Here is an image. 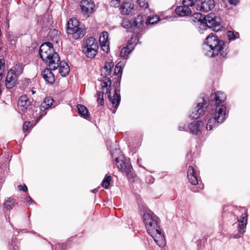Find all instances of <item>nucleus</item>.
<instances>
[{
  "label": "nucleus",
  "mask_w": 250,
  "mask_h": 250,
  "mask_svg": "<svg viewBox=\"0 0 250 250\" xmlns=\"http://www.w3.org/2000/svg\"><path fill=\"white\" fill-rule=\"evenodd\" d=\"M226 99V94L221 91L212 93L209 97L202 94L200 98L201 101L197 103L192 113L189 114V117L193 120L198 119L205 113L207 109L209 110L213 104H218V102H224Z\"/></svg>",
  "instance_id": "f257e3e1"
},
{
  "label": "nucleus",
  "mask_w": 250,
  "mask_h": 250,
  "mask_svg": "<svg viewBox=\"0 0 250 250\" xmlns=\"http://www.w3.org/2000/svg\"><path fill=\"white\" fill-rule=\"evenodd\" d=\"M203 48L205 55L210 58H214L219 55L222 58H227L228 51L227 49L224 50L226 42L218 38L214 33H211L207 36L204 42Z\"/></svg>",
  "instance_id": "f03ea898"
},
{
  "label": "nucleus",
  "mask_w": 250,
  "mask_h": 250,
  "mask_svg": "<svg viewBox=\"0 0 250 250\" xmlns=\"http://www.w3.org/2000/svg\"><path fill=\"white\" fill-rule=\"evenodd\" d=\"M142 219L148 233L154 239L155 242L158 244V241L155 238L156 235H158L162 240L164 238V236L162 233L159 226L160 219L152 211L148 209L144 212Z\"/></svg>",
  "instance_id": "7ed1b4c3"
},
{
  "label": "nucleus",
  "mask_w": 250,
  "mask_h": 250,
  "mask_svg": "<svg viewBox=\"0 0 250 250\" xmlns=\"http://www.w3.org/2000/svg\"><path fill=\"white\" fill-rule=\"evenodd\" d=\"M218 103L213 104L208 111L211 118L208 120L206 125L207 130H212L226 120V106L223 104L224 102Z\"/></svg>",
  "instance_id": "20e7f679"
},
{
  "label": "nucleus",
  "mask_w": 250,
  "mask_h": 250,
  "mask_svg": "<svg viewBox=\"0 0 250 250\" xmlns=\"http://www.w3.org/2000/svg\"><path fill=\"white\" fill-rule=\"evenodd\" d=\"M39 54L42 62L47 64V66H51L55 63V61H60L59 54L56 52L53 47L52 43L50 42H45L42 44L39 50Z\"/></svg>",
  "instance_id": "39448f33"
},
{
  "label": "nucleus",
  "mask_w": 250,
  "mask_h": 250,
  "mask_svg": "<svg viewBox=\"0 0 250 250\" xmlns=\"http://www.w3.org/2000/svg\"><path fill=\"white\" fill-rule=\"evenodd\" d=\"M222 22V19L220 16L216 13L211 12L203 17L201 26H203V28L205 30L210 28L217 32L221 31L223 28V26L221 25Z\"/></svg>",
  "instance_id": "423d86ee"
},
{
  "label": "nucleus",
  "mask_w": 250,
  "mask_h": 250,
  "mask_svg": "<svg viewBox=\"0 0 250 250\" xmlns=\"http://www.w3.org/2000/svg\"><path fill=\"white\" fill-rule=\"evenodd\" d=\"M76 18H72L66 24V33L72 35L75 40L82 38L85 34V29Z\"/></svg>",
  "instance_id": "0eeeda50"
},
{
  "label": "nucleus",
  "mask_w": 250,
  "mask_h": 250,
  "mask_svg": "<svg viewBox=\"0 0 250 250\" xmlns=\"http://www.w3.org/2000/svg\"><path fill=\"white\" fill-rule=\"evenodd\" d=\"M228 216L230 219V220L232 221L230 223L233 225L236 223V222L238 223L237 226L238 233L234 235V238L237 239L241 237L246 232L248 218V213L245 212L242 214L240 219L237 216L231 213H228Z\"/></svg>",
  "instance_id": "6e6552de"
},
{
  "label": "nucleus",
  "mask_w": 250,
  "mask_h": 250,
  "mask_svg": "<svg viewBox=\"0 0 250 250\" xmlns=\"http://www.w3.org/2000/svg\"><path fill=\"white\" fill-rule=\"evenodd\" d=\"M83 48V52L87 58H93L97 53L99 46L95 39L90 37L84 42Z\"/></svg>",
  "instance_id": "1a4fd4ad"
},
{
  "label": "nucleus",
  "mask_w": 250,
  "mask_h": 250,
  "mask_svg": "<svg viewBox=\"0 0 250 250\" xmlns=\"http://www.w3.org/2000/svg\"><path fill=\"white\" fill-rule=\"evenodd\" d=\"M39 105V103L34 102V103L31 101L30 99L25 95L21 96L18 100V106L19 110H21L22 112L25 113L28 111H32L33 112H37L38 109H36L37 106Z\"/></svg>",
  "instance_id": "9d476101"
},
{
  "label": "nucleus",
  "mask_w": 250,
  "mask_h": 250,
  "mask_svg": "<svg viewBox=\"0 0 250 250\" xmlns=\"http://www.w3.org/2000/svg\"><path fill=\"white\" fill-rule=\"evenodd\" d=\"M144 22L143 16L142 14H139L134 17L133 19H124L122 25L125 28L135 30L139 28Z\"/></svg>",
  "instance_id": "9b49d317"
},
{
  "label": "nucleus",
  "mask_w": 250,
  "mask_h": 250,
  "mask_svg": "<svg viewBox=\"0 0 250 250\" xmlns=\"http://www.w3.org/2000/svg\"><path fill=\"white\" fill-rule=\"evenodd\" d=\"M117 167L125 173L129 181H134L136 175L130 163L122 161L120 166L117 165Z\"/></svg>",
  "instance_id": "f8f14e48"
},
{
  "label": "nucleus",
  "mask_w": 250,
  "mask_h": 250,
  "mask_svg": "<svg viewBox=\"0 0 250 250\" xmlns=\"http://www.w3.org/2000/svg\"><path fill=\"white\" fill-rule=\"evenodd\" d=\"M214 0H196V9L201 12H207L215 7Z\"/></svg>",
  "instance_id": "ddd939ff"
},
{
  "label": "nucleus",
  "mask_w": 250,
  "mask_h": 250,
  "mask_svg": "<svg viewBox=\"0 0 250 250\" xmlns=\"http://www.w3.org/2000/svg\"><path fill=\"white\" fill-rule=\"evenodd\" d=\"M53 70H56L58 68H59V73L61 75L65 77L67 76L70 71V68L68 65V63L66 62H62L60 58V61H55V63H53L52 65Z\"/></svg>",
  "instance_id": "4468645a"
},
{
  "label": "nucleus",
  "mask_w": 250,
  "mask_h": 250,
  "mask_svg": "<svg viewBox=\"0 0 250 250\" xmlns=\"http://www.w3.org/2000/svg\"><path fill=\"white\" fill-rule=\"evenodd\" d=\"M52 66H48L42 72V76L45 82L50 84H54L55 82V78L54 74L52 73Z\"/></svg>",
  "instance_id": "2eb2a0df"
},
{
  "label": "nucleus",
  "mask_w": 250,
  "mask_h": 250,
  "mask_svg": "<svg viewBox=\"0 0 250 250\" xmlns=\"http://www.w3.org/2000/svg\"><path fill=\"white\" fill-rule=\"evenodd\" d=\"M18 76L8 71L5 80V86L7 89H12L18 83Z\"/></svg>",
  "instance_id": "dca6fc26"
},
{
  "label": "nucleus",
  "mask_w": 250,
  "mask_h": 250,
  "mask_svg": "<svg viewBox=\"0 0 250 250\" xmlns=\"http://www.w3.org/2000/svg\"><path fill=\"white\" fill-rule=\"evenodd\" d=\"M203 125V122L201 120H198L190 123L188 125L190 133L196 136L200 135L202 133L201 127Z\"/></svg>",
  "instance_id": "f3484780"
},
{
  "label": "nucleus",
  "mask_w": 250,
  "mask_h": 250,
  "mask_svg": "<svg viewBox=\"0 0 250 250\" xmlns=\"http://www.w3.org/2000/svg\"><path fill=\"white\" fill-rule=\"evenodd\" d=\"M94 6V3L92 0H82L80 2L81 9L84 14L92 13Z\"/></svg>",
  "instance_id": "a211bd4d"
},
{
  "label": "nucleus",
  "mask_w": 250,
  "mask_h": 250,
  "mask_svg": "<svg viewBox=\"0 0 250 250\" xmlns=\"http://www.w3.org/2000/svg\"><path fill=\"white\" fill-rule=\"evenodd\" d=\"M111 87H108L106 89V93L107 95V98L109 101L111 103L112 105H113L115 107L119 106L121 102V95L120 93H117V96L115 95V92H114L113 96H111Z\"/></svg>",
  "instance_id": "6ab92c4d"
},
{
  "label": "nucleus",
  "mask_w": 250,
  "mask_h": 250,
  "mask_svg": "<svg viewBox=\"0 0 250 250\" xmlns=\"http://www.w3.org/2000/svg\"><path fill=\"white\" fill-rule=\"evenodd\" d=\"M175 14L179 17H186L191 14V10L189 6L186 4L179 6L175 10Z\"/></svg>",
  "instance_id": "aec40b11"
},
{
  "label": "nucleus",
  "mask_w": 250,
  "mask_h": 250,
  "mask_svg": "<svg viewBox=\"0 0 250 250\" xmlns=\"http://www.w3.org/2000/svg\"><path fill=\"white\" fill-rule=\"evenodd\" d=\"M134 4L130 1L126 2L125 1L122 2L120 9L121 13L124 15H129L131 14L132 11H133Z\"/></svg>",
  "instance_id": "412c9836"
},
{
  "label": "nucleus",
  "mask_w": 250,
  "mask_h": 250,
  "mask_svg": "<svg viewBox=\"0 0 250 250\" xmlns=\"http://www.w3.org/2000/svg\"><path fill=\"white\" fill-rule=\"evenodd\" d=\"M108 33L106 31H103L102 32L100 37V42L102 47L107 46L106 50H105L103 49V50L106 53L109 51V42L108 40Z\"/></svg>",
  "instance_id": "4be33fe9"
},
{
  "label": "nucleus",
  "mask_w": 250,
  "mask_h": 250,
  "mask_svg": "<svg viewBox=\"0 0 250 250\" xmlns=\"http://www.w3.org/2000/svg\"><path fill=\"white\" fill-rule=\"evenodd\" d=\"M54 102V100L52 98L47 97L44 99L43 102L40 105L37 106V108H39L40 112L43 111L51 107Z\"/></svg>",
  "instance_id": "5701e85b"
},
{
  "label": "nucleus",
  "mask_w": 250,
  "mask_h": 250,
  "mask_svg": "<svg viewBox=\"0 0 250 250\" xmlns=\"http://www.w3.org/2000/svg\"><path fill=\"white\" fill-rule=\"evenodd\" d=\"M77 108L78 114L82 118L86 120H88L90 118V114L85 106L78 104Z\"/></svg>",
  "instance_id": "b1692460"
},
{
  "label": "nucleus",
  "mask_w": 250,
  "mask_h": 250,
  "mask_svg": "<svg viewBox=\"0 0 250 250\" xmlns=\"http://www.w3.org/2000/svg\"><path fill=\"white\" fill-rule=\"evenodd\" d=\"M61 33L58 30L55 29H50L48 32L47 38L48 40H51L53 42L58 43Z\"/></svg>",
  "instance_id": "393cba45"
},
{
  "label": "nucleus",
  "mask_w": 250,
  "mask_h": 250,
  "mask_svg": "<svg viewBox=\"0 0 250 250\" xmlns=\"http://www.w3.org/2000/svg\"><path fill=\"white\" fill-rule=\"evenodd\" d=\"M14 69H10L9 71L13 74L19 77L23 72L24 65L21 63H17L13 66Z\"/></svg>",
  "instance_id": "a878e982"
},
{
  "label": "nucleus",
  "mask_w": 250,
  "mask_h": 250,
  "mask_svg": "<svg viewBox=\"0 0 250 250\" xmlns=\"http://www.w3.org/2000/svg\"><path fill=\"white\" fill-rule=\"evenodd\" d=\"M125 65V62L122 61H119L115 65L114 70V74L117 75V76H121L122 77L123 74V69Z\"/></svg>",
  "instance_id": "bb28decb"
},
{
  "label": "nucleus",
  "mask_w": 250,
  "mask_h": 250,
  "mask_svg": "<svg viewBox=\"0 0 250 250\" xmlns=\"http://www.w3.org/2000/svg\"><path fill=\"white\" fill-rule=\"evenodd\" d=\"M101 89L102 91L105 88H107V87H111V81L110 78L107 77V76L105 75V76L103 77V79L101 81Z\"/></svg>",
  "instance_id": "cd10ccee"
},
{
  "label": "nucleus",
  "mask_w": 250,
  "mask_h": 250,
  "mask_svg": "<svg viewBox=\"0 0 250 250\" xmlns=\"http://www.w3.org/2000/svg\"><path fill=\"white\" fill-rule=\"evenodd\" d=\"M128 45H125L121 50L120 56L121 57L127 60L129 58V54L133 51V48L129 49Z\"/></svg>",
  "instance_id": "c85d7f7f"
},
{
  "label": "nucleus",
  "mask_w": 250,
  "mask_h": 250,
  "mask_svg": "<svg viewBox=\"0 0 250 250\" xmlns=\"http://www.w3.org/2000/svg\"><path fill=\"white\" fill-rule=\"evenodd\" d=\"M122 77L121 76H117L114 78L115 82H114L112 86L114 88L115 95L117 96V93H120V85Z\"/></svg>",
  "instance_id": "c756f323"
},
{
  "label": "nucleus",
  "mask_w": 250,
  "mask_h": 250,
  "mask_svg": "<svg viewBox=\"0 0 250 250\" xmlns=\"http://www.w3.org/2000/svg\"><path fill=\"white\" fill-rule=\"evenodd\" d=\"M104 91H97L96 93L97 103L98 106H104Z\"/></svg>",
  "instance_id": "7c9ffc66"
},
{
  "label": "nucleus",
  "mask_w": 250,
  "mask_h": 250,
  "mask_svg": "<svg viewBox=\"0 0 250 250\" xmlns=\"http://www.w3.org/2000/svg\"><path fill=\"white\" fill-rule=\"evenodd\" d=\"M160 20V18L158 16H153L152 17H148L146 21H145L146 25H153Z\"/></svg>",
  "instance_id": "2f4dec72"
},
{
  "label": "nucleus",
  "mask_w": 250,
  "mask_h": 250,
  "mask_svg": "<svg viewBox=\"0 0 250 250\" xmlns=\"http://www.w3.org/2000/svg\"><path fill=\"white\" fill-rule=\"evenodd\" d=\"M111 180V176L106 174L101 183V186L105 189H108L109 187Z\"/></svg>",
  "instance_id": "473e14b6"
},
{
  "label": "nucleus",
  "mask_w": 250,
  "mask_h": 250,
  "mask_svg": "<svg viewBox=\"0 0 250 250\" xmlns=\"http://www.w3.org/2000/svg\"><path fill=\"white\" fill-rule=\"evenodd\" d=\"M114 66V62H106L104 65V69L106 70L105 75L109 76L111 74L112 68Z\"/></svg>",
  "instance_id": "72a5a7b5"
},
{
  "label": "nucleus",
  "mask_w": 250,
  "mask_h": 250,
  "mask_svg": "<svg viewBox=\"0 0 250 250\" xmlns=\"http://www.w3.org/2000/svg\"><path fill=\"white\" fill-rule=\"evenodd\" d=\"M203 16L200 13H195L190 17L191 19L195 22L198 21L200 22V26H201V22L203 20Z\"/></svg>",
  "instance_id": "f704fd0d"
},
{
  "label": "nucleus",
  "mask_w": 250,
  "mask_h": 250,
  "mask_svg": "<svg viewBox=\"0 0 250 250\" xmlns=\"http://www.w3.org/2000/svg\"><path fill=\"white\" fill-rule=\"evenodd\" d=\"M4 207L9 210L13 208L14 206V202H13V199L10 197L4 203Z\"/></svg>",
  "instance_id": "c9c22d12"
},
{
  "label": "nucleus",
  "mask_w": 250,
  "mask_h": 250,
  "mask_svg": "<svg viewBox=\"0 0 250 250\" xmlns=\"http://www.w3.org/2000/svg\"><path fill=\"white\" fill-rule=\"evenodd\" d=\"M228 37L229 41H233L238 38L239 34L238 32H234V31H228Z\"/></svg>",
  "instance_id": "e433bc0d"
},
{
  "label": "nucleus",
  "mask_w": 250,
  "mask_h": 250,
  "mask_svg": "<svg viewBox=\"0 0 250 250\" xmlns=\"http://www.w3.org/2000/svg\"><path fill=\"white\" fill-rule=\"evenodd\" d=\"M197 174L196 171L195 169L193 168L192 166H189L188 167V171H187V177L188 178L191 177V176H194V175Z\"/></svg>",
  "instance_id": "4c0bfd02"
},
{
  "label": "nucleus",
  "mask_w": 250,
  "mask_h": 250,
  "mask_svg": "<svg viewBox=\"0 0 250 250\" xmlns=\"http://www.w3.org/2000/svg\"><path fill=\"white\" fill-rule=\"evenodd\" d=\"M137 2L141 8L146 9L148 7V0H137Z\"/></svg>",
  "instance_id": "58836bf2"
},
{
  "label": "nucleus",
  "mask_w": 250,
  "mask_h": 250,
  "mask_svg": "<svg viewBox=\"0 0 250 250\" xmlns=\"http://www.w3.org/2000/svg\"><path fill=\"white\" fill-rule=\"evenodd\" d=\"M115 151L117 153H119L120 154L119 156L115 158V161L117 164V165H119L120 166V164L121 163H122V161H124L123 160L121 159V158H120V157L122 156V154H121L122 153V152L120 151V149H116L115 150Z\"/></svg>",
  "instance_id": "ea45409f"
},
{
  "label": "nucleus",
  "mask_w": 250,
  "mask_h": 250,
  "mask_svg": "<svg viewBox=\"0 0 250 250\" xmlns=\"http://www.w3.org/2000/svg\"><path fill=\"white\" fill-rule=\"evenodd\" d=\"M196 4V0H182V4L186 6H192Z\"/></svg>",
  "instance_id": "a19ab883"
},
{
  "label": "nucleus",
  "mask_w": 250,
  "mask_h": 250,
  "mask_svg": "<svg viewBox=\"0 0 250 250\" xmlns=\"http://www.w3.org/2000/svg\"><path fill=\"white\" fill-rule=\"evenodd\" d=\"M189 182L193 185H196L198 184V179L197 175H194V176H191V177L188 179Z\"/></svg>",
  "instance_id": "79ce46f5"
},
{
  "label": "nucleus",
  "mask_w": 250,
  "mask_h": 250,
  "mask_svg": "<svg viewBox=\"0 0 250 250\" xmlns=\"http://www.w3.org/2000/svg\"><path fill=\"white\" fill-rule=\"evenodd\" d=\"M137 40V42L139 41L138 39V34H137L134 37H131L130 39L128 41V42L126 45H128V46L130 45H134V43Z\"/></svg>",
  "instance_id": "37998d69"
},
{
  "label": "nucleus",
  "mask_w": 250,
  "mask_h": 250,
  "mask_svg": "<svg viewBox=\"0 0 250 250\" xmlns=\"http://www.w3.org/2000/svg\"><path fill=\"white\" fill-rule=\"evenodd\" d=\"M30 125L31 123L29 121H26L23 124L22 127L23 132H25L28 130Z\"/></svg>",
  "instance_id": "c03bdc74"
},
{
  "label": "nucleus",
  "mask_w": 250,
  "mask_h": 250,
  "mask_svg": "<svg viewBox=\"0 0 250 250\" xmlns=\"http://www.w3.org/2000/svg\"><path fill=\"white\" fill-rule=\"evenodd\" d=\"M17 188L20 191H23V192H26L28 190L27 187L25 185H24V186L18 185Z\"/></svg>",
  "instance_id": "a18cd8bd"
},
{
  "label": "nucleus",
  "mask_w": 250,
  "mask_h": 250,
  "mask_svg": "<svg viewBox=\"0 0 250 250\" xmlns=\"http://www.w3.org/2000/svg\"><path fill=\"white\" fill-rule=\"evenodd\" d=\"M5 67V60L3 58L0 59V71H3Z\"/></svg>",
  "instance_id": "49530a36"
},
{
  "label": "nucleus",
  "mask_w": 250,
  "mask_h": 250,
  "mask_svg": "<svg viewBox=\"0 0 250 250\" xmlns=\"http://www.w3.org/2000/svg\"><path fill=\"white\" fill-rule=\"evenodd\" d=\"M26 201L27 202V203H29V205L30 204H35V201L31 198V197L29 195L27 196Z\"/></svg>",
  "instance_id": "de8ad7c7"
},
{
  "label": "nucleus",
  "mask_w": 250,
  "mask_h": 250,
  "mask_svg": "<svg viewBox=\"0 0 250 250\" xmlns=\"http://www.w3.org/2000/svg\"><path fill=\"white\" fill-rule=\"evenodd\" d=\"M14 242H15V239L12 238V239L11 240L12 244H10V247L12 246L13 250H19L18 247L15 244H13L14 243Z\"/></svg>",
  "instance_id": "09e8293b"
},
{
  "label": "nucleus",
  "mask_w": 250,
  "mask_h": 250,
  "mask_svg": "<svg viewBox=\"0 0 250 250\" xmlns=\"http://www.w3.org/2000/svg\"><path fill=\"white\" fill-rule=\"evenodd\" d=\"M58 247L61 250H65L66 249V244L65 243L59 244Z\"/></svg>",
  "instance_id": "8fccbe9b"
},
{
  "label": "nucleus",
  "mask_w": 250,
  "mask_h": 250,
  "mask_svg": "<svg viewBox=\"0 0 250 250\" xmlns=\"http://www.w3.org/2000/svg\"><path fill=\"white\" fill-rule=\"evenodd\" d=\"M229 1L230 4L236 5L239 2L238 0H229Z\"/></svg>",
  "instance_id": "3c124183"
},
{
  "label": "nucleus",
  "mask_w": 250,
  "mask_h": 250,
  "mask_svg": "<svg viewBox=\"0 0 250 250\" xmlns=\"http://www.w3.org/2000/svg\"><path fill=\"white\" fill-rule=\"evenodd\" d=\"M196 244L198 248V249H199L201 246H202V240L201 239H199L196 241Z\"/></svg>",
  "instance_id": "603ef678"
},
{
  "label": "nucleus",
  "mask_w": 250,
  "mask_h": 250,
  "mask_svg": "<svg viewBox=\"0 0 250 250\" xmlns=\"http://www.w3.org/2000/svg\"><path fill=\"white\" fill-rule=\"evenodd\" d=\"M46 114V112H45L44 113H43V114H41L39 115V116L38 117V118L37 119L36 121H39V120H40L42 117L45 115V114Z\"/></svg>",
  "instance_id": "864d4df0"
},
{
  "label": "nucleus",
  "mask_w": 250,
  "mask_h": 250,
  "mask_svg": "<svg viewBox=\"0 0 250 250\" xmlns=\"http://www.w3.org/2000/svg\"><path fill=\"white\" fill-rule=\"evenodd\" d=\"M185 128V125H179V127H178V129L180 131H182L183 130H184Z\"/></svg>",
  "instance_id": "5fc2aeb1"
},
{
  "label": "nucleus",
  "mask_w": 250,
  "mask_h": 250,
  "mask_svg": "<svg viewBox=\"0 0 250 250\" xmlns=\"http://www.w3.org/2000/svg\"><path fill=\"white\" fill-rule=\"evenodd\" d=\"M112 107L114 108V109L112 111V113L114 114L116 112V110L118 108V106L115 107L113 105H112Z\"/></svg>",
  "instance_id": "6e6d98bb"
},
{
  "label": "nucleus",
  "mask_w": 250,
  "mask_h": 250,
  "mask_svg": "<svg viewBox=\"0 0 250 250\" xmlns=\"http://www.w3.org/2000/svg\"><path fill=\"white\" fill-rule=\"evenodd\" d=\"M99 188H100V187H98L97 188H96L94 189L91 190V191L93 193H96V192H97L98 191Z\"/></svg>",
  "instance_id": "4d7b16f0"
},
{
  "label": "nucleus",
  "mask_w": 250,
  "mask_h": 250,
  "mask_svg": "<svg viewBox=\"0 0 250 250\" xmlns=\"http://www.w3.org/2000/svg\"><path fill=\"white\" fill-rule=\"evenodd\" d=\"M128 48L129 49H131V48H133V50L134 49V45H132V44L131 45H130L128 47Z\"/></svg>",
  "instance_id": "13d9d810"
},
{
  "label": "nucleus",
  "mask_w": 250,
  "mask_h": 250,
  "mask_svg": "<svg viewBox=\"0 0 250 250\" xmlns=\"http://www.w3.org/2000/svg\"><path fill=\"white\" fill-rule=\"evenodd\" d=\"M30 79H25V82L24 83H29L30 82Z\"/></svg>",
  "instance_id": "bf43d9fd"
},
{
  "label": "nucleus",
  "mask_w": 250,
  "mask_h": 250,
  "mask_svg": "<svg viewBox=\"0 0 250 250\" xmlns=\"http://www.w3.org/2000/svg\"><path fill=\"white\" fill-rule=\"evenodd\" d=\"M2 72L3 71H0V79L2 78Z\"/></svg>",
  "instance_id": "052dcab7"
},
{
  "label": "nucleus",
  "mask_w": 250,
  "mask_h": 250,
  "mask_svg": "<svg viewBox=\"0 0 250 250\" xmlns=\"http://www.w3.org/2000/svg\"><path fill=\"white\" fill-rule=\"evenodd\" d=\"M8 39L10 40V41H12V40L13 39V37L11 38V37L10 35L9 36Z\"/></svg>",
  "instance_id": "680f3d73"
},
{
  "label": "nucleus",
  "mask_w": 250,
  "mask_h": 250,
  "mask_svg": "<svg viewBox=\"0 0 250 250\" xmlns=\"http://www.w3.org/2000/svg\"><path fill=\"white\" fill-rule=\"evenodd\" d=\"M110 153L112 156V157L113 158L114 157V153L111 151H110Z\"/></svg>",
  "instance_id": "e2e57ef3"
}]
</instances>
